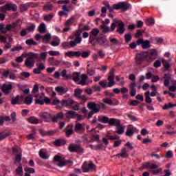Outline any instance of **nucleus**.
Listing matches in <instances>:
<instances>
[{"label": "nucleus", "instance_id": "obj_52", "mask_svg": "<svg viewBox=\"0 0 176 176\" xmlns=\"http://www.w3.org/2000/svg\"><path fill=\"white\" fill-rule=\"evenodd\" d=\"M54 17V14L53 13L45 15L44 16V21L47 22L52 21Z\"/></svg>", "mask_w": 176, "mask_h": 176}, {"label": "nucleus", "instance_id": "obj_45", "mask_svg": "<svg viewBox=\"0 0 176 176\" xmlns=\"http://www.w3.org/2000/svg\"><path fill=\"white\" fill-rule=\"evenodd\" d=\"M82 140L83 142H86L87 144H89V142H94V139L91 138L90 140H89L88 135H82Z\"/></svg>", "mask_w": 176, "mask_h": 176}, {"label": "nucleus", "instance_id": "obj_4", "mask_svg": "<svg viewBox=\"0 0 176 176\" xmlns=\"http://www.w3.org/2000/svg\"><path fill=\"white\" fill-rule=\"evenodd\" d=\"M82 32H83L80 30V28H79L75 32L74 35L69 36V39H74V41H69L71 47H75V46H77L82 43V37L80 36V34H82Z\"/></svg>", "mask_w": 176, "mask_h": 176}, {"label": "nucleus", "instance_id": "obj_7", "mask_svg": "<svg viewBox=\"0 0 176 176\" xmlns=\"http://www.w3.org/2000/svg\"><path fill=\"white\" fill-rule=\"evenodd\" d=\"M53 161L56 162H55V164L58 167H64V166H67V164H72V162L71 160H67L65 158L59 155H55Z\"/></svg>", "mask_w": 176, "mask_h": 176}, {"label": "nucleus", "instance_id": "obj_43", "mask_svg": "<svg viewBox=\"0 0 176 176\" xmlns=\"http://www.w3.org/2000/svg\"><path fill=\"white\" fill-rule=\"evenodd\" d=\"M16 173L19 176H23L24 175V173L23 172V165H21V164H20L19 166L16 168Z\"/></svg>", "mask_w": 176, "mask_h": 176}, {"label": "nucleus", "instance_id": "obj_49", "mask_svg": "<svg viewBox=\"0 0 176 176\" xmlns=\"http://www.w3.org/2000/svg\"><path fill=\"white\" fill-rule=\"evenodd\" d=\"M74 21H75V18H74V16H72L69 19H68L65 23V27H71V25H72V24H74Z\"/></svg>", "mask_w": 176, "mask_h": 176}, {"label": "nucleus", "instance_id": "obj_2", "mask_svg": "<svg viewBox=\"0 0 176 176\" xmlns=\"http://www.w3.org/2000/svg\"><path fill=\"white\" fill-rule=\"evenodd\" d=\"M116 24L117 29H116ZM116 30V32L120 34V35H123L124 34V31H126V28H124V23L121 20L113 19V23L111 25L110 32H113Z\"/></svg>", "mask_w": 176, "mask_h": 176}, {"label": "nucleus", "instance_id": "obj_59", "mask_svg": "<svg viewBox=\"0 0 176 176\" xmlns=\"http://www.w3.org/2000/svg\"><path fill=\"white\" fill-rule=\"evenodd\" d=\"M131 39H133V36H131V33H128V34L124 35V40H125V42L126 43H129V42H130V41H131Z\"/></svg>", "mask_w": 176, "mask_h": 176}, {"label": "nucleus", "instance_id": "obj_32", "mask_svg": "<svg viewBox=\"0 0 176 176\" xmlns=\"http://www.w3.org/2000/svg\"><path fill=\"white\" fill-rule=\"evenodd\" d=\"M120 124V120L115 119V118H110L109 120V126H119Z\"/></svg>", "mask_w": 176, "mask_h": 176}, {"label": "nucleus", "instance_id": "obj_12", "mask_svg": "<svg viewBox=\"0 0 176 176\" xmlns=\"http://www.w3.org/2000/svg\"><path fill=\"white\" fill-rule=\"evenodd\" d=\"M68 151L69 152H76V153H83L85 151V149L82 148L80 145H78L76 144H71L68 146Z\"/></svg>", "mask_w": 176, "mask_h": 176}, {"label": "nucleus", "instance_id": "obj_21", "mask_svg": "<svg viewBox=\"0 0 176 176\" xmlns=\"http://www.w3.org/2000/svg\"><path fill=\"white\" fill-rule=\"evenodd\" d=\"M80 80L78 81V85H81V86H86L88 85L87 80L89 77L87 74H82L80 76Z\"/></svg>", "mask_w": 176, "mask_h": 176}, {"label": "nucleus", "instance_id": "obj_54", "mask_svg": "<svg viewBox=\"0 0 176 176\" xmlns=\"http://www.w3.org/2000/svg\"><path fill=\"white\" fill-rule=\"evenodd\" d=\"M38 155L40 157H41V159H49V155H47L46 153H45V151H43V150H40V151L38 152Z\"/></svg>", "mask_w": 176, "mask_h": 176}, {"label": "nucleus", "instance_id": "obj_1", "mask_svg": "<svg viewBox=\"0 0 176 176\" xmlns=\"http://www.w3.org/2000/svg\"><path fill=\"white\" fill-rule=\"evenodd\" d=\"M60 104L61 107H72L74 111H79V104L71 98L63 100L61 101L54 100L52 102V105H60Z\"/></svg>", "mask_w": 176, "mask_h": 176}, {"label": "nucleus", "instance_id": "obj_28", "mask_svg": "<svg viewBox=\"0 0 176 176\" xmlns=\"http://www.w3.org/2000/svg\"><path fill=\"white\" fill-rule=\"evenodd\" d=\"M32 95H29L26 96L25 98H23V104H25L26 105H31L33 101Z\"/></svg>", "mask_w": 176, "mask_h": 176}, {"label": "nucleus", "instance_id": "obj_53", "mask_svg": "<svg viewBox=\"0 0 176 176\" xmlns=\"http://www.w3.org/2000/svg\"><path fill=\"white\" fill-rule=\"evenodd\" d=\"M150 94H150L149 91L145 93V97H146L145 101L147 104L152 103V99L151 98V96H149Z\"/></svg>", "mask_w": 176, "mask_h": 176}, {"label": "nucleus", "instance_id": "obj_64", "mask_svg": "<svg viewBox=\"0 0 176 176\" xmlns=\"http://www.w3.org/2000/svg\"><path fill=\"white\" fill-rule=\"evenodd\" d=\"M48 54H50V56H60V52L58 51H49L48 52Z\"/></svg>", "mask_w": 176, "mask_h": 176}, {"label": "nucleus", "instance_id": "obj_62", "mask_svg": "<svg viewBox=\"0 0 176 176\" xmlns=\"http://www.w3.org/2000/svg\"><path fill=\"white\" fill-rule=\"evenodd\" d=\"M56 41H53L50 43L52 46L56 47L60 45V40L58 39V37H56Z\"/></svg>", "mask_w": 176, "mask_h": 176}, {"label": "nucleus", "instance_id": "obj_17", "mask_svg": "<svg viewBox=\"0 0 176 176\" xmlns=\"http://www.w3.org/2000/svg\"><path fill=\"white\" fill-rule=\"evenodd\" d=\"M38 116L43 119L44 122H52L53 117H52V114L49 112L41 111L39 113Z\"/></svg>", "mask_w": 176, "mask_h": 176}, {"label": "nucleus", "instance_id": "obj_18", "mask_svg": "<svg viewBox=\"0 0 176 176\" xmlns=\"http://www.w3.org/2000/svg\"><path fill=\"white\" fill-rule=\"evenodd\" d=\"M156 57H157V51L155 49L151 50L150 52L148 53L147 62L152 63V61L156 60Z\"/></svg>", "mask_w": 176, "mask_h": 176}, {"label": "nucleus", "instance_id": "obj_25", "mask_svg": "<svg viewBox=\"0 0 176 176\" xmlns=\"http://www.w3.org/2000/svg\"><path fill=\"white\" fill-rule=\"evenodd\" d=\"M65 56H67V57H80V52H74V51H69L65 54Z\"/></svg>", "mask_w": 176, "mask_h": 176}, {"label": "nucleus", "instance_id": "obj_39", "mask_svg": "<svg viewBox=\"0 0 176 176\" xmlns=\"http://www.w3.org/2000/svg\"><path fill=\"white\" fill-rule=\"evenodd\" d=\"M134 134V128L133 126H130L127 128L126 131V135L127 137H133Z\"/></svg>", "mask_w": 176, "mask_h": 176}, {"label": "nucleus", "instance_id": "obj_56", "mask_svg": "<svg viewBox=\"0 0 176 176\" xmlns=\"http://www.w3.org/2000/svg\"><path fill=\"white\" fill-rule=\"evenodd\" d=\"M28 3L26 4H21L19 6V9L21 10V12H27V10H28Z\"/></svg>", "mask_w": 176, "mask_h": 176}, {"label": "nucleus", "instance_id": "obj_34", "mask_svg": "<svg viewBox=\"0 0 176 176\" xmlns=\"http://www.w3.org/2000/svg\"><path fill=\"white\" fill-rule=\"evenodd\" d=\"M63 118H64V113H63V112L58 113L56 116L52 117V122L54 123H57L58 119H63Z\"/></svg>", "mask_w": 176, "mask_h": 176}, {"label": "nucleus", "instance_id": "obj_29", "mask_svg": "<svg viewBox=\"0 0 176 176\" xmlns=\"http://www.w3.org/2000/svg\"><path fill=\"white\" fill-rule=\"evenodd\" d=\"M10 135H12V133L9 131H3L0 132V141H3V140L8 138V137H10Z\"/></svg>", "mask_w": 176, "mask_h": 176}, {"label": "nucleus", "instance_id": "obj_8", "mask_svg": "<svg viewBox=\"0 0 176 176\" xmlns=\"http://www.w3.org/2000/svg\"><path fill=\"white\" fill-rule=\"evenodd\" d=\"M82 173H89V171H96L97 166L93 163V161H85L82 165Z\"/></svg>", "mask_w": 176, "mask_h": 176}, {"label": "nucleus", "instance_id": "obj_50", "mask_svg": "<svg viewBox=\"0 0 176 176\" xmlns=\"http://www.w3.org/2000/svg\"><path fill=\"white\" fill-rule=\"evenodd\" d=\"M82 93H83V90L80 89H76L74 90V96L78 99L82 96Z\"/></svg>", "mask_w": 176, "mask_h": 176}, {"label": "nucleus", "instance_id": "obj_22", "mask_svg": "<svg viewBox=\"0 0 176 176\" xmlns=\"http://www.w3.org/2000/svg\"><path fill=\"white\" fill-rule=\"evenodd\" d=\"M116 156L117 157H122V159H127L129 157V153H127V148L126 147H124L121 149V153L117 154Z\"/></svg>", "mask_w": 176, "mask_h": 176}, {"label": "nucleus", "instance_id": "obj_37", "mask_svg": "<svg viewBox=\"0 0 176 176\" xmlns=\"http://www.w3.org/2000/svg\"><path fill=\"white\" fill-rule=\"evenodd\" d=\"M98 122L100 123H109V118L105 116H99L98 118Z\"/></svg>", "mask_w": 176, "mask_h": 176}, {"label": "nucleus", "instance_id": "obj_14", "mask_svg": "<svg viewBox=\"0 0 176 176\" xmlns=\"http://www.w3.org/2000/svg\"><path fill=\"white\" fill-rule=\"evenodd\" d=\"M107 80H109L107 87H112V86H115L116 84L115 82V69H110Z\"/></svg>", "mask_w": 176, "mask_h": 176}, {"label": "nucleus", "instance_id": "obj_23", "mask_svg": "<svg viewBox=\"0 0 176 176\" xmlns=\"http://www.w3.org/2000/svg\"><path fill=\"white\" fill-rule=\"evenodd\" d=\"M96 40L100 46H104V45L108 43V40H107V37H105V36L97 37Z\"/></svg>", "mask_w": 176, "mask_h": 176}, {"label": "nucleus", "instance_id": "obj_55", "mask_svg": "<svg viewBox=\"0 0 176 176\" xmlns=\"http://www.w3.org/2000/svg\"><path fill=\"white\" fill-rule=\"evenodd\" d=\"M26 45H28L29 46H36L38 43L34 41V39H28L25 41Z\"/></svg>", "mask_w": 176, "mask_h": 176}, {"label": "nucleus", "instance_id": "obj_42", "mask_svg": "<svg viewBox=\"0 0 176 176\" xmlns=\"http://www.w3.org/2000/svg\"><path fill=\"white\" fill-rule=\"evenodd\" d=\"M25 57H27V53L24 52L21 54V56L16 57L15 59V61L16 63H23V61H24V58H25Z\"/></svg>", "mask_w": 176, "mask_h": 176}, {"label": "nucleus", "instance_id": "obj_15", "mask_svg": "<svg viewBox=\"0 0 176 176\" xmlns=\"http://www.w3.org/2000/svg\"><path fill=\"white\" fill-rule=\"evenodd\" d=\"M87 108L94 113H98V112H100V109H101V106L100 104H97L94 102H90L87 104Z\"/></svg>", "mask_w": 176, "mask_h": 176}, {"label": "nucleus", "instance_id": "obj_3", "mask_svg": "<svg viewBox=\"0 0 176 176\" xmlns=\"http://www.w3.org/2000/svg\"><path fill=\"white\" fill-rule=\"evenodd\" d=\"M26 59L25 60V64L26 68L31 69L34 68L35 65V60H38V54L34 52H29L26 54Z\"/></svg>", "mask_w": 176, "mask_h": 176}, {"label": "nucleus", "instance_id": "obj_47", "mask_svg": "<svg viewBox=\"0 0 176 176\" xmlns=\"http://www.w3.org/2000/svg\"><path fill=\"white\" fill-rule=\"evenodd\" d=\"M116 127L117 130L116 131V133L117 134H123L124 133V127H123L120 124Z\"/></svg>", "mask_w": 176, "mask_h": 176}, {"label": "nucleus", "instance_id": "obj_10", "mask_svg": "<svg viewBox=\"0 0 176 176\" xmlns=\"http://www.w3.org/2000/svg\"><path fill=\"white\" fill-rule=\"evenodd\" d=\"M17 12V5L14 3H6L5 6L0 7V12L6 13V12Z\"/></svg>", "mask_w": 176, "mask_h": 176}, {"label": "nucleus", "instance_id": "obj_51", "mask_svg": "<svg viewBox=\"0 0 176 176\" xmlns=\"http://www.w3.org/2000/svg\"><path fill=\"white\" fill-rule=\"evenodd\" d=\"M142 47V49H149V47H151V41H149L148 40L143 41Z\"/></svg>", "mask_w": 176, "mask_h": 176}, {"label": "nucleus", "instance_id": "obj_26", "mask_svg": "<svg viewBox=\"0 0 176 176\" xmlns=\"http://www.w3.org/2000/svg\"><path fill=\"white\" fill-rule=\"evenodd\" d=\"M72 125H67L66 129H65V133L66 135V137H71L72 134H74V129H73Z\"/></svg>", "mask_w": 176, "mask_h": 176}, {"label": "nucleus", "instance_id": "obj_27", "mask_svg": "<svg viewBox=\"0 0 176 176\" xmlns=\"http://www.w3.org/2000/svg\"><path fill=\"white\" fill-rule=\"evenodd\" d=\"M54 6L53 4H51L50 2H47L43 7V10L44 12H52Z\"/></svg>", "mask_w": 176, "mask_h": 176}, {"label": "nucleus", "instance_id": "obj_44", "mask_svg": "<svg viewBox=\"0 0 176 176\" xmlns=\"http://www.w3.org/2000/svg\"><path fill=\"white\" fill-rule=\"evenodd\" d=\"M66 118L68 119H74V118H76V113L74 111H69L67 112Z\"/></svg>", "mask_w": 176, "mask_h": 176}, {"label": "nucleus", "instance_id": "obj_24", "mask_svg": "<svg viewBox=\"0 0 176 176\" xmlns=\"http://www.w3.org/2000/svg\"><path fill=\"white\" fill-rule=\"evenodd\" d=\"M48 63L50 64V65H53L55 67H58L59 64H61V61L56 59L54 60V57H50L48 58Z\"/></svg>", "mask_w": 176, "mask_h": 176}, {"label": "nucleus", "instance_id": "obj_19", "mask_svg": "<svg viewBox=\"0 0 176 176\" xmlns=\"http://www.w3.org/2000/svg\"><path fill=\"white\" fill-rule=\"evenodd\" d=\"M23 96L17 95L16 97L12 98L11 100L12 105H21L23 104Z\"/></svg>", "mask_w": 176, "mask_h": 176}, {"label": "nucleus", "instance_id": "obj_63", "mask_svg": "<svg viewBox=\"0 0 176 176\" xmlns=\"http://www.w3.org/2000/svg\"><path fill=\"white\" fill-rule=\"evenodd\" d=\"M29 8H38L39 3L36 2H30L28 3Z\"/></svg>", "mask_w": 176, "mask_h": 176}, {"label": "nucleus", "instance_id": "obj_5", "mask_svg": "<svg viewBox=\"0 0 176 176\" xmlns=\"http://www.w3.org/2000/svg\"><path fill=\"white\" fill-rule=\"evenodd\" d=\"M143 168H150V170H152L151 173L153 175L160 174L163 170L162 168H159V165L156 164H151V162H146L143 164L142 168H140V170H142Z\"/></svg>", "mask_w": 176, "mask_h": 176}, {"label": "nucleus", "instance_id": "obj_57", "mask_svg": "<svg viewBox=\"0 0 176 176\" xmlns=\"http://www.w3.org/2000/svg\"><path fill=\"white\" fill-rule=\"evenodd\" d=\"M146 25H153L155 24V19L153 18H147L146 19Z\"/></svg>", "mask_w": 176, "mask_h": 176}, {"label": "nucleus", "instance_id": "obj_38", "mask_svg": "<svg viewBox=\"0 0 176 176\" xmlns=\"http://www.w3.org/2000/svg\"><path fill=\"white\" fill-rule=\"evenodd\" d=\"M162 63L164 71H168V69L170 68V67H171V65H170V63H168V60L166 59H162Z\"/></svg>", "mask_w": 176, "mask_h": 176}, {"label": "nucleus", "instance_id": "obj_41", "mask_svg": "<svg viewBox=\"0 0 176 176\" xmlns=\"http://www.w3.org/2000/svg\"><path fill=\"white\" fill-rule=\"evenodd\" d=\"M28 122L32 124H38V123H39V120H38V118L36 117H30L28 118Z\"/></svg>", "mask_w": 176, "mask_h": 176}, {"label": "nucleus", "instance_id": "obj_9", "mask_svg": "<svg viewBox=\"0 0 176 176\" xmlns=\"http://www.w3.org/2000/svg\"><path fill=\"white\" fill-rule=\"evenodd\" d=\"M146 60L148 61V52H142L138 53L135 57V61L138 65H141L143 61Z\"/></svg>", "mask_w": 176, "mask_h": 176}, {"label": "nucleus", "instance_id": "obj_31", "mask_svg": "<svg viewBox=\"0 0 176 176\" xmlns=\"http://www.w3.org/2000/svg\"><path fill=\"white\" fill-rule=\"evenodd\" d=\"M129 87L131 89V97H134L137 93V91L135 90V87H137V83L131 82L129 85Z\"/></svg>", "mask_w": 176, "mask_h": 176}, {"label": "nucleus", "instance_id": "obj_16", "mask_svg": "<svg viewBox=\"0 0 176 176\" xmlns=\"http://www.w3.org/2000/svg\"><path fill=\"white\" fill-rule=\"evenodd\" d=\"M98 34H100V30H98V28H95L91 30L89 32V43H93V42L97 39Z\"/></svg>", "mask_w": 176, "mask_h": 176}, {"label": "nucleus", "instance_id": "obj_36", "mask_svg": "<svg viewBox=\"0 0 176 176\" xmlns=\"http://www.w3.org/2000/svg\"><path fill=\"white\" fill-rule=\"evenodd\" d=\"M74 82H79L80 80V72H74L72 78Z\"/></svg>", "mask_w": 176, "mask_h": 176}, {"label": "nucleus", "instance_id": "obj_48", "mask_svg": "<svg viewBox=\"0 0 176 176\" xmlns=\"http://www.w3.org/2000/svg\"><path fill=\"white\" fill-rule=\"evenodd\" d=\"M166 79L164 81V85L166 86V87H168V85H170V79H171V77L170 76V74H165Z\"/></svg>", "mask_w": 176, "mask_h": 176}, {"label": "nucleus", "instance_id": "obj_60", "mask_svg": "<svg viewBox=\"0 0 176 176\" xmlns=\"http://www.w3.org/2000/svg\"><path fill=\"white\" fill-rule=\"evenodd\" d=\"M102 101L104 102V104H107V105H113V102L112 100L108 98H103Z\"/></svg>", "mask_w": 176, "mask_h": 176}, {"label": "nucleus", "instance_id": "obj_6", "mask_svg": "<svg viewBox=\"0 0 176 176\" xmlns=\"http://www.w3.org/2000/svg\"><path fill=\"white\" fill-rule=\"evenodd\" d=\"M16 27H17V23H13L12 24H8L6 25L3 23H0V31L2 32V34H6L8 31H12V32H14L15 34H17V30L16 29Z\"/></svg>", "mask_w": 176, "mask_h": 176}, {"label": "nucleus", "instance_id": "obj_11", "mask_svg": "<svg viewBox=\"0 0 176 176\" xmlns=\"http://www.w3.org/2000/svg\"><path fill=\"white\" fill-rule=\"evenodd\" d=\"M60 76L66 80H68V79H72V76H71V74H67V69H63L60 74L58 72H55L53 75V77L55 79H60Z\"/></svg>", "mask_w": 176, "mask_h": 176}, {"label": "nucleus", "instance_id": "obj_20", "mask_svg": "<svg viewBox=\"0 0 176 176\" xmlns=\"http://www.w3.org/2000/svg\"><path fill=\"white\" fill-rule=\"evenodd\" d=\"M13 89V85L12 84L6 85L3 84L1 87V91L4 94L8 96V94H10V91Z\"/></svg>", "mask_w": 176, "mask_h": 176}, {"label": "nucleus", "instance_id": "obj_58", "mask_svg": "<svg viewBox=\"0 0 176 176\" xmlns=\"http://www.w3.org/2000/svg\"><path fill=\"white\" fill-rule=\"evenodd\" d=\"M29 76H31V74H30V72H23L22 73H21V76L19 78L20 79H24V78H27Z\"/></svg>", "mask_w": 176, "mask_h": 176}, {"label": "nucleus", "instance_id": "obj_35", "mask_svg": "<svg viewBox=\"0 0 176 176\" xmlns=\"http://www.w3.org/2000/svg\"><path fill=\"white\" fill-rule=\"evenodd\" d=\"M151 43L157 45V43H163V38L159 37H151L150 38Z\"/></svg>", "mask_w": 176, "mask_h": 176}, {"label": "nucleus", "instance_id": "obj_46", "mask_svg": "<svg viewBox=\"0 0 176 176\" xmlns=\"http://www.w3.org/2000/svg\"><path fill=\"white\" fill-rule=\"evenodd\" d=\"M38 32H40V34H45V32H46V25L45 23L40 24L38 26Z\"/></svg>", "mask_w": 176, "mask_h": 176}, {"label": "nucleus", "instance_id": "obj_30", "mask_svg": "<svg viewBox=\"0 0 176 176\" xmlns=\"http://www.w3.org/2000/svg\"><path fill=\"white\" fill-rule=\"evenodd\" d=\"M85 124L80 123L76 124L74 128V131H76V133H79L80 131H85Z\"/></svg>", "mask_w": 176, "mask_h": 176}, {"label": "nucleus", "instance_id": "obj_33", "mask_svg": "<svg viewBox=\"0 0 176 176\" xmlns=\"http://www.w3.org/2000/svg\"><path fill=\"white\" fill-rule=\"evenodd\" d=\"M55 90L56 92H58L60 96H63V94H67V91H68V89L64 88V87H56L55 88Z\"/></svg>", "mask_w": 176, "mask_h": 176}, {"label": "nucleus", "instance_id": "obj_40", "mask_svg": "<svg viewBox=\"0 0 176 176\" xmlns=\"http://www.w3.org/2000/svg\"><path fill=\"white\" fill-rule=\"evenodd\" d=\"M66 142L64 140H56L54 142V145H55V146H61V145H65Z\"/></svg>", "mask_w": 176, "mask_h": 176}, {"label": "nucleus", "instance_id": "obj_61", "mask_svg": "<svg viewBox=\"0 0 176 176\" xmlns=\"http://www.w3.org/2000/svg\"><path fill=\"white\" fill-rule=\"evenodd\" d=\"M127 116L132 122H137L138 120V118L132 114L128 113Z\"/></svg>", "mask_w": 176, "mask_h": 176}, {"label": "nucleus", "instance_id": "obj_13", "mask_svg": "<svg viewBox=\"0 0 176 176\" xmlns=\"http://www.w3.org/2000/svg\"><path fill=\"white\" fill-rule=\"evenodd\" d=\"M131 5L128 2H120L115 6L116 10H122V12H127L129 9H131Z\"/></svg>", "mask_w": 176, "mask_h": 176}]
</instances>
